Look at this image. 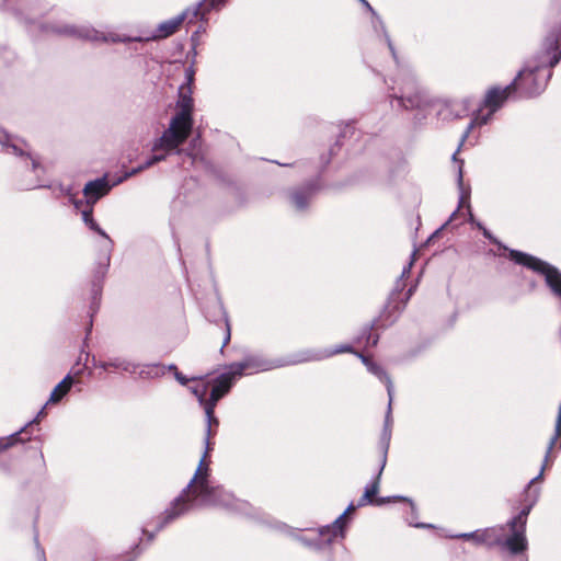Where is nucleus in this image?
Instances as JSON below:
<instances>
[{
  "label": "nucleus",
  "instance_id": "25",
  "mask_svg": "<svg viewBox=\"0 0 561 561\" xmlns=\"http://www.w3.org/2000/svg\"><path fill=\"white\" fill-rule=\"evenodd\" d=\"M557 444H559V447L561 446V403H560L559 411H558V417H557V422H556V431H554V435H553V437L551 438V442H550V446H549V450H548V453H550V451H551V449H552Z\"/></svg>",
  "mask_w": 561,
  "mask_h": 561
},
{
  "label": "nucleus",
  "instance_id": "15",
  "mask_svg": "<svg viewBox=\"0 0 561 561\" xmlns=\"http://www.w3.org/2000/svg\"><path fill=\"white\" fill-rule=\"evenodd\" d=\"M383 466H385V459H382V461H381V466H380V469H379V472H378L376 479H374V481H371L365 488L364 494L357 503V507H362V506H366V505H381L385 503L383 499L377 497V494L379 492V477H380Z\"/></svg>",
  "mask_w": 561,
  "mask_h": 561
},
{
  "label": "nucleus",
  "instance_id": "36",
  "mask_svg": "<svg viewBox=\"0 0 561 561\" xmlns=\"http://www.w3.org/2000/svg\"><path fill=\"white\" fill-rule=\"evenodd\" d=\"M168 370H169L170 373H173V374L175 375V366H174V365H170V366L168 367Z\"/></svg>",
  "mask_w": 561,
  "mask_h": 561
},
{
  "label": "nucleus",
  "instance_id": "22",
  "mask_svg": "<svg viewBox=\"0 0 561 561\" xmlns=\"http://www.w3.org/2000/svg\"><path fill=\"white\" fill-rule=\"evenodd\" d=\"M72 378L70 375H67L51 391L49 400L47 403H57L59 402L70 390L72 386Z\"/></svg>",
  "mask_w": 561,
  "mask_h": 561
},
{
  "label": "nucleus",
  "instance_id": "20",
  "mask_svg": "<svg viewBox=\"0 0 561 561\" xmlns=\"http://www.w3.org/2000/svg\"><path fill=\"white\" fill-rule=\"evenodd\" d=\"M541 274L545 275L546 283L553 294L561 297V273L547 264Z\"/></svg>",
  "mask_w": 561,
  "mask_h": 561
},
{
  "label": "nucleus",
  "instance_id": "3",
  "mask_svg": "<svg viewBox=\"0 0 561 561\" xmlns=\"http://www.w3.org/2000/svg\"><path fill=\"white\" fill-rule=\"evenodd\" d=\"M208 471V465L202 459L193 479L184 491L182 501L198 500L205 504H229L231 495L220 486L209 484Z\"/></svg>",
  "mask_w": 561,
  "mask_h": 561
},
{
  "label": "nucleus",
  "instance_id": "21",
  "mask_svg": "<svg viewBox=\"0 0 561 561\" xmlns=\"http://www.w3.org/2000/svg\"><path fill=\"white\" fill-rule=\"evenodd\" d=\"M93 365L94 367H100L103 370L114 368L117 370L129 371L131 374H136L138 368V366L122 359H114L110 362H96L95 358H93Z\"/></svg>",
  "mask_w": 561,
  "mask_h": 561
},
{
  "label": "nucleus",
  "instance_id": "9",
  "mask_svg": "<svg viewBox=\"0 0 561 561\" xmlns=\"http://www.w3.org/2000/svg\"><path fill=\"white\" fill-rule=\"evenodd\" d=\"M514 93V85L511 83L504 88L493 87L489 89L485 93L483 100V106L489 110V114L486 117H480L477 115L474 118V123L481 125L488 122V118L497 111Z\"/></svg>",
  "mask_w": 561,
  "mask_h": 561
},
{
  "label": "nucleus",
  "instance_id": "27",
  "mask_svg": "<svg viewBox=\"0 0 561 561\" xmlns=\"http://www.w3.org/2000/svg\"><path fill=\"white\" fill-rule=\"evenodd\" d=\"M175 517V501H172L170 503V507L165 511L164 516L159 517V525L158 529H161L164 525L172 522V519Z\"/></svg>",
  "mask_w": 561,
  "mask_h": 561
},
{
  "label": "nucleus",
  "instance_id": "17",
  "mask_svg": "<svg viewBox=\"0 0 561 561\" xmlns=\"http://www.w3.org/2000/svg\"><path fill=\"white\" fill-rule=\"evenodd\" d=\"M510 257L516 264L526 266L540 274L547 265L543 261L520 251H511Z\"/></svg>",
  "mask_w": 561,
  "mask_h": 561
},
{
  "label": "nucleus",
  "instance_id": "5",
  "mask_svg": "<svg viewBox=\"0 0 561 561\" xmlns=\"http://www.w3.org/2000/svg\"><path fill=\"white\" fill-rule=\"evenodd\" d=\"M158 125L167 128L154 141L151 157L139 169L149 168L163 160L167 153L175 148V107L170 104L165 113L159 117Z\"/></svg>",
  "mask_w": 561,
  "mask_h": 561
},
{
  "label": "nucleus",
  "instance_id": "23",
  "mask_svg": "<svg viewBox=\"0 0 561 561\" xmlns=\"http://www.w3.org/2000/svg\"><path fill=\"white\" fill-rule=\"evenodd\" d=\"M186 156L191 157L193 162H196L198 160H204L205 149H204L203 141L201 139L199 131L197 133L196 137L193 138L190 149L186 151Z\"/></svg>",
  "mask_w": 561,
  "mask_h": 561
},
{
  "label": "nucleus",
  "instance_id": "12",
  "mask_svg": "<svg viewBox=\"0 0 561 561\" xmlns=\"http://www.w3.org/2000/svg\"><path fill=\"white\" fill-rule=\"evenodd\" d=\"M543 53L546 62L554 67L561 58V30L551 32L545 39Z\"/></svg>",
  "mask_w": 561,
  "mask_h": 561
},
{
  "label": "nucleus",
  "instance_id": "39",
  "mask_svg": "<svg viewBox=\"0 0 561 561\" xmlns=\"http://www.w3.org/2000/svg\"><path fill=\"white\" fill-rule=\"evenodd\" d=\"M176 512H178V515L180 514L181 512V507H180V500L178 499V508H176Z\"/></svg>",
  "mask_w": 561,
  "mask_h": 561
},
{
  "label": "nucleus",
  "instance_id": "30",
  "mask_svg": "<svg viewBox=\"0 0 561 561\" xmlns=\"http://www.w3.org/2000/svg\"><path fill=\"white\" fill-rule=\"evenodd\" d=\"M371 329H373V328L370 327V328H368V329L366 330V332H365V335H366V344H367V345H369V346H375V345L377 344V342H378V339H377V337H375V339H373V340H371V335H370V331H371Z\"/></svg>",
  "mask_w": 561,
  "mask_h": 561
},
{
  "label": "nucleus",
  "instance_id": "19",
  "mask_svg": "<svg viewBox=\"0 0 561 561\" xmlns=\"http://www.w3.org/2000/svg\"><path fill=\"white\" fill-rule=\"evenodd\" d=\"M355 508H356V506L351 504L346 508L344 514L341 515L330 527L327 528L325 533H328L330 535L329 540L336 538V537H341V538L344 537V530H345L346 523H347L346 516L348 514H352L355 511Z\"/></svg>",
  "mask_w": 561,
  "mask_h": 561
},
{
  "label": "nucleus",
  "instance_id": "38",
  "mask_svg": "<svg viewBox=\"0 0 561 561\" xmlns=\"http://www.w3.org/2000/svg\"><path fill=\"white\" fill-rule=\"evenodd\" d=\"M411 295H412V289H409L407 293V300L411 297Z\"/></svg>",
  "mask_w": 561,
  "mask_h": 561
},
{
  "label": "nucleus",
  "instance_id": "6",
  "mask_svg": "<svg viewBox=\"0 0 561 561\" xmlns=\"http://www.w3.org/2000/svg\"><path fill=\"white\" fill-rule=\"evenodd\" d=\"M539 71L540 66L522 69L511 83L514 85V93H519L526 98L541 93L546 88L547 80L539 76Z\"/></svg>",
  "mask_w": 561,
  "mask_h": 561
},
{
  "label": "nucleus",
  "instance_id": "8",
  "mask_svg": "<svg viewBox=\"0 0 561 561\" xmlns=\"http://www.w3.org/2000/svg\"><path fill=\"white\" fill-rule=\"evenodd\" d=\"M531 507L533 503L527 504L519 514L508 523L512 535L505 540V547L514 554L520 553L527 549L525 531L527 517Z\"/></svg>",
  "mask_w": 561,
  "mask_h": 561
},
{
  "label": "nucleus",
  "instance_id": "34",
  "mask_svg": "<svg viewBox=\"0 0 561 561\" xmlns=\"http://www.w3.org/2000/svg\"><path fill=\"white\" fill-rule=\"evenodd\" d=\"M38 556H39V559H41V560L45 561L44 550H43V549H41L39 547H38Z\"/></svg>",
  "mask_w": 561,
  "mask_h": 561
},
{
  "label": "nucleus",
  "instance_id": "4",
  "mask_svg": "<svg viewBox=\"0 0 561 561\" xmlns=\"http://www.w3.org/2000/svg\"><path fill=\"white\" fill-rule=\"evenodd\" d=\"M195 69L193 66H188L185 69V80L186 82L181 84L179 89V96L181 99L178 102L179 107L181 108L180 113H178V148L184 142V140L188 137L192 130L193 121H192V112H193V99L192 94V84L194 82ZM178 153L180 150L178 149Z\"/></svg>",
  "mask_w": 561,
  "mask_h": 561
},
{
  "label": "nucleus",
  "instance_id": "40",
  "mask_svg": "<svg viewBox=\"0 0 561 561\" xmlns=\"http://www.w3.org/2000/svg\"><path fill=\"white\" fill-rule=\"evenodd\" d=\"M98 561H107V560H98Z\"/></svg>",
  "mask_w": 561,
  "mask_h": 561
},
{
  "label": "nucleus",
  "instance_id": "28",
  "mask_svg": "<svg viewBox=\"0 0 561 561\" xmlns=\"http://www.w3.org/2000/svg\"><path fill=\"white\" fill-rule=\"evenodd\" d=\"M92 302H91V306H90V310H91V317L98 311L99 309V302H100V295H101V287L100 286H96L94 285L93 286V289H92Z\"/></svg>",
  "mask_w": 561,
  "mask_h": 561
},
{
  "label": "nucleus",
  "instance_id": "24",
  "mask_svg": "<svg viewBox=\"0 0 561 561\" xmlns=\"http://www.w3.org/2000/svg\"><path fill=\"white\" fill-rule=\"evenodd\" d=\"M138 374L141 378H157L165 374V367L157 364L146 365L141 367Z\"/></svg>",
  "mask_w": 561,
  "mask_h": 561
},
{
  "label": "nucleus",
  "instance_id": "37",
  "mask_svg": "<svg viewBox=\"0 0 561 561\" xmlns=\"http://www.w3.org/2000/svg\"><path fill=\"white\" fill-rule=\"evenodd\" d=\"M483 234L489 238L490 240L492 239V236L490 234V232L486 230V229H483Z\"/></svg>",
  "mask_w": 561,
  "mask_h": 561
},
{
  "label": "nucleus",
  "instance_id": "10",
  "mask_svg": "<svg viewBox=\"0 0 561 561\" xmlns=\"http://www.w3.org/2000/svg\"><path fill=\"white\" fill-rule=\"evenodd\" d=\"M115 183L111 184L107 176L104 175L93 181H89L83 187L84 202L95 204L99 199L108 194Z\"/></svg>",
  "mask_w": 561,
  "mask_h": 561
},
{
  "label": "nucleus",
  "instance_id": "7",
  "mask_svg": "<svg viewBox=\"0 0 561 561\" xmlns=\"http://www.w3.org/2000/svg\"><path fill=\"white\" fill-rule=\"evenodd\" d=\"M70 202L75 206L76 209L81 210L82 220L84 224L94 232L100 234L103 238V243L101 245L104 251V255L102 257V264L104 267L110 264V254L113 249V241L108 237V234L99 226V224L93 219V206L94 204H88L83 199L76 198L75 196H70Z\"/></svg>",
  "mask_w": 561,
  "mask_h": 561
},
{
  "label": "nucleus",
  "instance_id": "26",
  "mask_svg": "<svg viewBox=\"0 0 561 561\" xmlns=\"http://www.w3.org/2000/svg\"><path fill=\"white\" fill-rule=\"evenodd\" d=\"M228 0H203L201 1V7L204 12L209 13L211 10L221 9Z\"/></svg>",
  "mask_w": 561,
  "mask_h": 561
},
{
  "label": "nucleus",
  "instance_id": "31",
  "mask_svg": "<svg viewBox=\"0 0 561 561\" xmlns=\"http://www.w3.org/2000/svg\"><path fill=\"white\" fill-rule=\"evenodd\" d=\"M409 103L411 107L419 106L420 104V98L414 96L413 99H409Z\"/></svg>",
  "mask_w": 561,
  "mask_h": 561
},
{
  "label": "nucleus",
  "instance_id": "1",
  "mask_svg": "<svg viewBox=\"0 0 561 561\" xmlns=\"http://www.w3.org/2000/svg\"><path fill=\"white\" fill-rule=\"evenodd\" d=\"M259 367L260 363L255 358L247 357L228 365L217 377L192 379L190 389L203 404L207 416L211 419L218 401L230 391L234 381L247 373L256 371Z\"/></svg>",
  "mask_w": 561,
  "mask_h": 561
},
{
  "label": "nucleus",
  "instance_id": "13",
  "mask_svg": "<svg viewBox=\"0 0 561 561\" xmlns=\"http://www.w3.org/2000/svg\"><path fill=\"white\" fill-rule=\"evenodd\" d=\"M45 414L44 408L38 412L37 416L27 423L20 432H16L9 437L0 438V451L13 446L18 442L24 443L30 439L31 431L38 424L39 417Z\"/></svg>",
  "mask_w": 561,
  "mask_h": 561
},
{
  "label": "nucleus",
  "instance_id": "16",
  "mask_svg": "<svg viewBox=\"0 0 561 561\" xmlns=\"http://www.w3.org/2000/svg\"><path fill=\"white\" fill-rule=\"evenodd\" d=\"M25 148L26 144L22 139L14 138L5 131L0 130V150H5L15 156H30L28 152L25 151Z\"/></svg>",
  "mask_w": 561,
  "mask_h": 561
},
{
  "label": "nucleus",
  "instance_id": "33",
  "mask_svg": "<svg viewBox=\"0 0 561 561\" xmlns=\"http://www.w3.org/2000/svg\"><path fill=\"white\" fill-rule=\"evenodd\" d=\"M176 378H178V381H180L182 383L188 382V380H186L180 373H178Z\"/></svg>",
  "mask_w": 561,
  "mask_h": 561
},
{
  "label": "nucleus",
  "instance_id": "2",
  "mask_svg": "<svg viewBox=\"0 0 561 561\" xmlns=\"http://www.w3.org/2000/svg\"><path fill=\"white\" fill-rule=\"evenodd\" d=\"M51 32L71 36L80 39H87L91 42H127V41H136V42H148L156 41L160 38H165L175 33V19H170L167 22L161 23L154 31L152 32H144L139 36L135 37H119L112 33L107 35L103 32L94 30L89 26H73V25H64L58 27H51Z\"/></svg>",
  "mask_w": 561,
  "mask_h": 561
},
{
  "label": "nucleus",
  "instance_id": "18",
  "mask_svg": "<svg viewBox=\"0 0 561 561\" xmlns=\"http://www.w3.org/2000/svg\"><path fill=\"white\" fill-rule=\"evenodd\" d=\"M205 16L206 12H204L199 2L197 5L186 9L178 16V26L180 24H185L186 26L197 24L202 22Z\"/></svg>",
  "mask_w": 561,
  "mask_h": 561
},
{
  "label": "nucleus",
  "instance_id": "11",
  "mask_svg": "<svg viewBox=\"0 0 561 561\" xmlns=\"http://www.w3.org/2000/svg\"><path fill=\"white\" fill-rule=\"evenodd\" d=\"M208 337L214 345L220 346L221 352L228 345L231 339V328L225 316H222L215 324L209 325Z\"/></svg>",
  "mask_w": 561,
  "mask_h": 561
},
{
  "label": "nucleus",
  "instance_id": "32",
  "mask_svg": "<svg viewBox=\"0 0 561 561\" xmlns=\"http://www.w3.org/2000/svg\"><path fill=\"white\" fill-rule=\"evenodd\" d=\"M142 534L148 536V540H152L153 534H151L147 527L142 528Z\"/></svg>",
  "mask_w": 561,
  "mask_h": 561
},
{
  "label": "nucleus",
  "instance_id": "29",
  "mask_svg": "<svg viewBox=\"0 0 561 561\" xmlns=\"http://www.w3.org/2000/svg\"><path fill=\"white\" fill-rule=\"evenodd\" d=\"M462 538L467 540H473L476 542H484L488 539V531H476L472 534H463L461 535Z\"/></svg>",
  "mask_w": 561,
  "mask_h": 561
},
{
  "label": "nucleus",
  "instance_id": "14",
  "mask_svg": "<svg viewBox=\"0 0 561 561\" xmlns=\"http://www.w3.org/2000/svg\"><path fill=\"white\" fill-rule=\"evenodd\" d=\"M341 353H354V354L358 355L362 358V360L367 366L369 365L368 357H366V356H364L362 354H358L357 352H355L353 350V346L348 345V344H343V345H340V346H337L335 348H332V350H325L322 353H318V354H313L311 352H307L304 357H301L298 360H295V363H304V362H310V360H320V359H323V358H327V357H331V356H334V355L341 354Z\"/></svg>",
  "mask_w": 561,
  "mask_h": 561
},
{
  "label": "nucleus",
  "instance_id": "35",
  "mask_svg": "<svg viewBox=\"0 0 561 561\" xmlns=\"http://www.w3.org/2000/svg\"><path fill=\"white\" fill-rule=\"evenodd\" d=\"M31 160H32V165H33V170H36L37 165H38V162L35 158L31 157Z\"/></svg>",
  "mask_w": 561,
  "mask_h": 561
}]
</instances>
